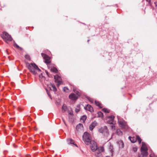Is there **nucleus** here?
I'll return each instance as SVG.
<instances>
[{
	"instance_id": "nucleus-1",
	"label": "nucleus",
	"mask_w": 157,
	"mask_h": 157,
	"mask_svg": "<svg viewBox=\"0 0 157 157\" xmlns=\"http://www.w3.org/2000/svg\"><path fill=\"white\" fill-rule=\"evenodd\" d=\"M26 67L30 71L33 75H36L37 74V71L40 72L41 70L38 68L37 66L34 63H26Z\"/></svg>"
},
{
	"instance_id": "nucleus-2",
	"label": "nucleus",
	"mask_w": 157,
	"mask_h": 157,
	"mask_svg": "<svg viewBox=\"0 0 157 157\" xmlns=\"http://www.w3.org/2000/svg\"><path fill=\"white\" fill-rule=\"evenodd\" d=\"M83 140L85 144L88 145L91 140V138L89 133L85 132L82 136Z\"/></svg>"
},
{
	"instance_id": "nucleus-3",
	"label": "nucleus",
	"mask_w": 157,
	"mask_h": 157,
	"mask_svg": "<svg viewBox=\"0 0 157 157\" xmlns=\"http://www.w3.org/2000/svg\"><path fill=\"white\" fill-rule=\"evenodd\" d=\"M1 36L2 39L6 41H11L12 40V38L11 36L6 32H3Z\"/></svg>"
},
{
	"instance_id": "nucleus-4",
	"label": "nucleus",
	"mask_w": 157,
	"mask_h": 157,
	"mask_svg": "<svg viewBox=\"0 0 157 157\" xmlns=\"http://www.w3.org/2000/svg\"><path fill=\"white\" fill-rule=\"evenodd\" d=\"M128 139L132 143H134L137 140L139 144H140L142 141L140 137L137 135L136 136V138L129 136Z\"/></svg>"
},
{
	"instance_id": "nucleus-5",
	"label": "nucleus",
	"mask_w": 157,
	"mask_h": 157,
	"mask_svg": "<svg viewBox=\"0 0 157 157\" xmlns=\"http://www.w3.org/2000/svg\"><path fill=\"white\" fill-rule=\"evenodd\" d=\"M119 126L123 129H127L128 126L124 121L118 120V121Z\"/></svg>"
},
{
	"instance_id": "nucleus-6",
	"label": "nucleus",
	"mask_w": 157,
	"mask_h": 157,
	"mask_svg": "<svg viewBox=\"0 0 157 157\" xmlns=\"http://www.w3.org/2000/svg\"><path fill=\"white\" fill-rule=\"evenodd\" d=\"M89 143L90 144V147L92 151H94L97 149L96 143L94 141L92 140Z\"/></svg>"
},
{
	"instance_id": "nucleus-7",
	"label": "nucleus",
	"mask_w": 157,
	"mask_h": 157,
	"mask_svg": "<svg viewBox=\"0 0 157 157\" xmlns=\"http://www.w3.org/2000/svg\"><path fill=\"white\" fill-rule=\"evenodd\" d=\"M54 79L55 82L57 83V86H59L60 84H62L61 81V77L58 75H56L54 76Z\"/></svg>"
},
{
	"instance_id": "nucleus-8",
	"label": "nucleus",
	"mask_w": 157,
	"mask_h": 157,
	"mask_svg": "<svg viewBox=\"0 0 157 157\" xmlns=\"http://www.w3.org/2000/svg\"><path fill=\"white\" fill-rule=\"evenodd\" d=\"M76 93L77 95H76L72 93L69 95V98L70 99L72 100H76L79 95V93L78 91H77Z\"/></svg>"
},
{
	"instance_id": "nucleus-9",
	"label": "nucleus",
	"mask_w": 157,
	"mask_h": 157,
	"mask_svg": "<svg viewBox=\"0 0 157 157\" xmlns=\"http://www.w3.org/2000/svg\"><path fill=\"white\" fill-rule=\"evenodd\" d=\"M41 55L45 60L44 62L45 63L47 64L50 63V58L48 55L43 53H41Z\"/></svg>"
},
{
	"instance_id": "nucleus-10",
	"label": "nucleus",
	"mask_w": 157,
	"mask_h": 157,
	"mask_svg": "<svg viewBox=\"0 0 157 157\" xmlns=\"http://www.w3.org/2000/svg\"><path fill=\"white\" fill-rule=\"evenodd\" d=\"M142 144V147L141 148V151L147 152L148 149L145 144L144 142H143Z\"/></svg>"
},
{
	"instance_id": "nucleus-11",
	"label": "nucleus",
	"mask_w": 157,
	"mask_h": 157,
	"mask_svg": "<svg viewBox=\"0 0 157 157\" xmlns=\"http://www.w3.org/2000/svg\"><path fill=\"white\" fill-rule=\"evenodd\" d=\"M98 131L100 133L105 132L107 133H108V130L107 126H106L100 128L99 129Z\"/></svg>"
},
{
	"instance_id": "nucleus-12",
	"label": "nucleus",
	"mask_w": 157,
	"mask_h": 157,
	"mask_svg": "<svg viewBox=\"0 0 157 157\" xmlns=\"http://www.w3.org/2000/svg\"><path fill=\"white\" fill-rule=\"evenodd\" d=\"M141 154H138V157H146L148 155V152L141 151Z\"/></svg>"
},
{
	"instance_id": "nucleus-13",
	"label": "nucleus",
	"mask_w": 157,
	"mask_h": 157,
	"mask_svg": "<svg viewBox=\"0 0 157 157\" xmlns=\"http://www.w3.org/2000/svg\"><path fill=\"white\" fill-rule=\"evenodd\" d=\"M97 125V122L94 121L90 126L89 128L90 130H92L93 128Z\"/></svg>"
},
{
	"instance_id": "nucleus-14",
	"label": "nucleus",
	"mask_w": 157,
	"mask_h": 157,
	"mask_svg": "<svg viewBox=\"0 0 157 157\" xmlns=\"http://www.w3.org/2000/svg\"><path fill=\"white\" fill-rule=\"evenodd\" d=\"M85 109L87 110H88L90 112H92L93 111V107L91 105H87L86 107H84Z\"/></svg>"
},
{
	"instance_id": "nucleus-15",
	"label": "nucleus",
	"mask_w": 157,
	"mask_h": 157,
	"mask_svg": "<svg viewBox=\"0 0 157 157\" xmlns=\"http://www.w3.org/2000/svg\"><path fill=\"white\" fill-rule=\"evenodd\" d=\"M120 148H123L124 147V144L122 140H119L117 142Z\"/></svg>"
},
{
	"instance_id": "nucleus-16",
	"label": "nucleus",
	"mask_w": 157,
	"mask_h": 157,
	"mask_svg": "<svg viewBox=\"0 0 157 157\" xmlns=\"http://www.w3.org/2000/svg\"><path fill=\"white\" fill-rule=\"evenodd\" d=\"M114 117L113 115H111L110 116H109L108 117V119L109 120H110V121H109V123L110 124H113V121L114 119Z\"/></svg>"
},
{
	"instance_id": "nucleus-17",
	"label": "nucleus",
	"mask_w": 157,
	"mask_h": 157,
	"mask_svg": "<svg viewBox=\"0 0 157 157\" xmlns=\"http://www.w3.org/2000/svg\"><path fill=\"white\" fill-rule=\"evenodd\" d=\"M51 87H50V89L51 90H53L55 92L57 90V89L55 86L52 84H51Z\"/></svg>"
},
{
	"instance_id": "nucleus-18",
	"label": "nucleus",
	"mask_w": 157,
	"mask_h": 157,
	"mask_svg": "<svg viewBox=\"0 0 157 157\" xmlns=\"http://www.w3.org/2000/svg\"><path fill=\"white\" fill-rule=\"evenodd\" d=\"M95 105L98 106L100 108H102V105L98 101H95Z\"/></svg>"
},
{
	"instance_id": "nucleus-19",
	"label": "nucleus",
	"mask_w": 157,
	"mask_h": 157,
	"mask_svg": "<svg viewBox=\"0 0 157 157\" xmlns=\"http://www.w3.org/2000/svg\"><path fill=\"white\" fill-rule=\"evenodd\" d=\"M113 146H112L111 145H110V146L109 147V151H110V152H111V154L112 156L113 155Z\"/></svg>"
},
{
	"instance_id": "nucleus-20",
	"label": "nucleus",
	"mask_w": 157,
	"mask_h": 157,
	"mask_svg": "<svg viewBox=\"0 0 157 157\" xmlns=\"http://www.w3.org/2000/svg\"><path fill=\"white\" fill-rule=\"evenodd\" d=\"M67 109V108L66 105L65 104L63 105L62 106V112H65L66 110Z\"/></svg>"
},
{
	"instance_id": "nucleus-21",
	"label": "nucleus",
	"mask_w": 157,
	"mask_h": 157,
	"mask_svg": "<svg viewBox=\"0 0 157 157\" xmlns=\"http://www.w3.org/2000/svg\"><path fill=\"white\" fill-rule=\"evenodd\" d=\"M50 70L52 72H55L56 73H57V70L56 68L55 67L52 68Z\"/></svg>"
},
{
	"instance_id": "nucleus-22",
	"label": "nucleus",
	"mask_w": 157,
	"mask_h": 157,
	"mask_svg": "<svg viewBox=\"0 0 157 157\" xmlns=\"http://www.w3.org/2000/svg\"><path fill=\"white\" fill-rule=\"evenodd\" d=\"M98 117L102 118L103 117V114L101 112H98Z\"/></svg>"
},
{
	"instance_id": "nucleus-23",
	"label": "nucleus",
	"mask_w": 157,
	"mask_h": 157,
	"mask_svg": "<svg viewBox=\"0 0 157 157\" xmlns=\"http://www.w3.org/2000/svg\"><path fill=\"white\" fill-rule=\"evenodd\" d=\"M86 116L85 115H83L82 116L81 118V120L83 122H84L86 120Z\"/></svg>"
},
{
	"instance_id": "nucleus-24",
	"label": "nucleus",
	"mask_w": 157,
	"mask_h": 157,
	"mask_svg": "<svg viewBox=\"0 0 157 157\" xmlns=\"http://www.w3.org/2000/svg\"><path fill=\"white\" fill-rule=\"evenodd\" d=\"M98 150L99 151V152H103L104 151V148L103 147H101L98 148Z\"/></svg>"
},
{
	"instance_id": "nucleus-25",
	"label": "nucleus",
	"mask_w": 157,
	"mask_h": 157,
	"mask_svg": "<svg viewBox=\"0 0 157 157\" xmlns=\"http://www.w3.org/2000/svg\"><path fill=\"white\" fill-rule=\"evenodd\" d=\"M82 127V124H78L76 127V129H79L80 128H81Z\"/></svg>"
},
{
	"instance_id": "nucleus-26",
	"label": "nucleus",
	"mask_w": 157,
	"mask_h": 157,
	"mask_svg": "<svg viewBox=\"0 0 157 157\" xmlns=\"http://www.w3.org/2000/svg\"><path fill=\"white\" fill-rule=\"evenodd\" d=\"M80 105H78L77 106L76 108L75 109V111L76 113H78L80 110Z\"/></svg>"
},
{
	"instance_id": "nucleus-27",
	"label": "nucleus",
	"mask_w": 157,
	"mask_h": 157,
	"mask_svg": "<svg viewBox=\"0 0 157 157\" xmlns=\"http://www.w3.org/2000/svg\"><path fill=\"white\" fill-rule=\"evenodd\" d=\"M117 133L118 135L121 136L122 134V132L119 130H117Z\"/></svg>"
},
{
	"instance_id": "nucleus-28",
	"label": "nucleus",
	"mask_w": 157,
	"mask_h": 157,
	"mask_svg": "<svg viewBox=\"0 0 157 157\" xmlns=\"http://www.w3.org/2000/svg\"><path fill=\"white\" fill-rule=\"evenodd\" d=\"M103 112L105 113H109V110L106 108H104L102 109Z\"/></svg>"
},
{
	"instance_id": "nucleus-29",
	"label": "nucleus",
	"mask_w": 157,
	"mask_h": 157,
	"mask_svg": "<svg viewBox=\"0 0 157 157\" xmlns=\"http://www.w3.org/2000/svg\"><path fill=\"white\" fill-rule=\"evenodd\" d=\"M63 91L66 92H68L69 91V90L67 88L64 87L63 89Z\"/></svg>"
},
{
	"instance_id": "nucleus-30",
	"label": "nucleus",
	"mask_w": 157,
	"mask_h": 157,
	"mask_svg": "<svg viewBox=\"0 0 157 157\" xmlns=\"http://www.w3.org/2000/svg\"><path fill=\"white\" fill-rule=\"evenodd\" d=\"M68 141L71 144H74V141L72 140L69 139L68 140Z\"/></svg>"
},
{
	"instance_id": "nucleus-31",
	"label": "nucleus",
	"mask_w": 157,
	"mask_h": 157,
	"mask_svg": "<svg viewBox=\"0 0 157 157\" xmlns=\"http://www.w3.org/2000/svg\"><path fill=\"white\" fill-rule=\"evenodd\" d=\"M13 46L14 47L18 48H20L21 49H22V48H21L18 45H17L16 43H14L13 44Z\"/></svg>"
},
{
	"instance_id": "nucleus-32",
	"label": "nucleus",
	"mask_w": 157,
	"mask_h": 157,
	"mask_svg": "<svg viewBox=\"0 0 157 157\" xmlns=\"http://www.w3.org/2000/svg\"><path fill=\"white\" fill-rule=\"evenodd\" d=\"M137 147H134L132 148V150L134 152H136L137 151Z\"/></svg>"
},
{
	"instance_id": "nucleus-33",
	"label": "nucleus",
	"mask_w": 157,
	"mask_h": 157,
	"mask_svg": "<svg viewBox=\"0 0 157 157\" xmlns=\"http://www.w3.org/2000/svg\"><path fill=\"white\" fill-rule=\"evenodd\" d=\"M150 157H156L154 154H151L150 155Z\"/></svg>"
},
{
	"instance_id": "nucleus-34",
	"label": "nucleus",
	"mask_w": 157,
	"mask_h": 157,
	"mask_svg": "<svg viewBox=\"0 0 157 157\" xmlns=\"http://www.w3.org/2000/svg\"><path fill=\"white\" fill-rule=\"evenodd\" d=\"M68 113L70 115H73L72 112V111H68Z\"/></svg>"
},
{
	"instance_id": "nucleus-35",
	"label": "nucleus",
	"mask_w": 157,
	"mask_h": 157,
	"mask_svg": "<svg viewBox=\"0 0 157 157\" xmlns=\"http://www.w3.org/2000/svg\"><path fill=\"white\" fill-rule=\"evenodd\" d=\"M47 93V94L48 95V96L50 97V98L52 99V98L51 97L49 94V92L47 90H46Z\"/></svg>"
},
{
	"instance_id": "nucleus-36",
	"label": "nucleus",
	"mask_w": 157,
	"mask_h": 157,
	"mask_svg": "<svg viewBox=\"0 0 157 157\" xmlns=\"http://www.w3.org/2000/svg\"><path fill=\"white\" fill-rule=\"evenodd\" d=\"M111 127L112 129H116V127L115 125H112Z\"/></svg>"
},
{
	"instance_id": "nucleus-37",
	"label": "nucleus",
	"mask_w": 157,
	"mask_h": 157,
	"mask_svg": "<svg viewBox=\"0 0 157 157\" xmlns=\"http://www.w3.org/2000/svg\"><path fill=\"white\" fill-rule=\"evenodd\" d=\"M25 57L26 59H29V56L28 55H25Z\"/></svg>"
},
{
	"instance_id": "nucleus-38",
	"label": "nucleus",
	"mask_w": 157,
	"mask_h": 157,
	"mask_svg": "<svg viewBox=\"0 0 157 157\" xmlns=\"http://www.w3.org/2000/svg\"><path fill=\"white\" fill-rule=\"evenodd\" d=\"M147 2H150V0H146Z\"/></svg>"
},
{
	"instance_id": "nucleus-39",
	"label": "nucleus",
	"mask_w": 157,
	"mask_h": 157,
	"mask_svg": "<svg viewBox=\"0 0 157 157\" xmlns=\"http://www.w3.org/2000/svg\"><path fill=\"white\" fill-rule=\"evenodd\" d=\"M155 6H157V2H155Z\"/></svg>"
},
{
	"instance_id": "nucleus-40",
	"label": "nucleus",
	"mask_w": 157,
	"mask_h": 157,
	"mask_svg": "<svg viewBox=\"0 0 157 157\" xmlns=\"http://www.w3.org/2000/svg\"><path fill=\"white\" fill-rule=\"evenodd\" d=\"M63 121L64 122L65 124L66 125V123H65V121H64V120H63Z\"/></svg>"
},
{
	"instance_id": "nucleus-41",
	"label": "nucleus",
	"mask_w": 157,
	"mask_h": 157,
	"mask_svg": "<svg viewBox=\"0 0 157 157\" xmlns=\"http://www.w3.org/2000/svg\"><path fill=\"white\" fill-rule=\"evenodd\" d=\"M46 73L48 75V73L47 72H46Z\"/></svg>"
},
{
	"instance_id": "nucleus-42",
	"label": "nucleus",
	"mask_w": 157,
	"mask_h": 157,
	"mask_svg": "<svg viewBox=\"0 0 157 157\" xmlns=\"http://www.w3.org/2000/svg\"><path fill=\"white\" fill-rule=\"evenodd\" d=\"M105 157H109V156H106Z\"/></svg>"
},
{
	"instance_id": "nucleus-43",
	"label": "nucleus",
	"mask_w": 157,
	"mask_h": 157,
	"mask_svg": "<svg viewBox=\"0 0 157 157\" xmlns=\"http://www.w3.org/2000/svg\"><path fill=\"white\" fill-rule=\"evenodd\" d=\"M110 121V120L109 121V120H108V122L109 123V121Z\"/></svg>"
},
{
	"instance_id": "nucleus-44",
	"label": "nucleus",
	"mask_w": 157,
	"mask_h": 157,
	"mask_svg": "<svg viewBox=\"0 0 157 157\" xmlns=\"http://www.w3.org/2000/svg\"><path fill=\"white\" fill-rule=\"evenodd\" d=\"M89 41V40H88V42Z\"/></svg>"
},
{
	"instance_id": "nucleus-45",
	"label": "nucleus",
	"mask_w": 157,
	"mask_h": 157,
	"mask_svg": "<svg viewBox=\"0 0 157 157\" xmlns=\"http://www.w3.org/2000/svg\"><path fill=\"white\" fill-rule=\"evenodd\" d=\"M75 145L76 146H77V145L76 144H75Z\"/></svg>"
}]
</instances>
